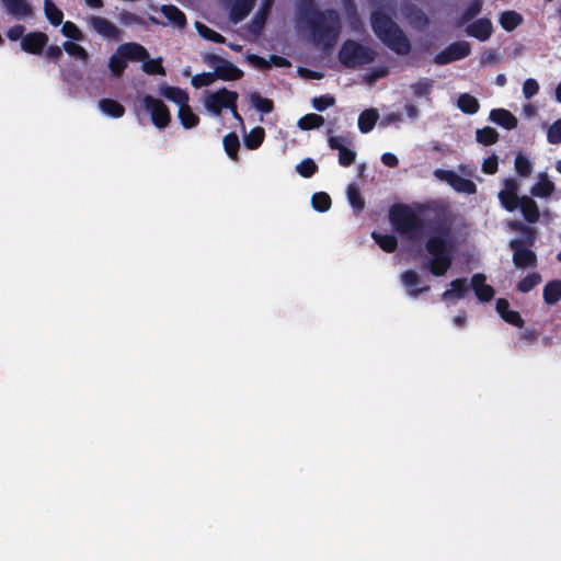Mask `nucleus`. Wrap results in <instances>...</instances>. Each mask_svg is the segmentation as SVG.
I'll use <instances>...</instances> for the list:
<instances>
[{
    "label": "nucleus",
    "instance_id": "nucleus-2",
    "mask_svg": "<svg viewBox=\"0 0 561 561\" xmlns=\"http://www.w3.org/2000/svg\"><path fill=\"white\" fill-rule=\"evenodd\" d=\"M341 31L339 15L334 11L319 14L311 27V39L320 48L331 47Z\"/></svg>",
    "mask_w": 561,
    "mask_h": 561
},
{
    "label": "nucleus",
    "instance_id": "nucleus-24",
    "mask_svg": "<svg viewBox=\"0 0 561 561\" xmlns=\"http://www.w3.org/2000/svg\"><path fill=\"white\" fill-rule=\"evenodd\" d=\"M329 145L331 148L339 150V162L341 165L347 167V165L352 164V162L355 159L356 153L354 151L350 150L348 148H346L341 138L334 137V136L330 137Z\"/></svg>",
    "mask_w": 561,
    "mask_h": 561
},
{
    "label": "nucleus",
    "instance_id": "nucleus-41",
    "mask_svg": "<svg viewBox=\"0 0 561 561\" xmlns=\"http://www.w3.org/2000/svg\"><path fill=\"white\" fill-rule=\"evenodd\" d=\"M497 138L499 133L492 127H484L476 131L477 141L485 146L494 144Z\"/></svg>",
    "mask_w": 561,
    "mask_h": 561
},
{
    "label": "nucleus",
    "instance_id": "nucleus-38",
    "mask_svg": "<svg viewBox=\"0 0 561 561\" xmlns=\"http://www.w3.org/2000/svg\"><path fill=\"white\" fill-rule=\"evenodd\" d=\"M323 123L324 118L322 116L317 114H307L298 121L297 125L302 130H309L322 126Z\"/></svg>",
    "mask_w": 561,
    "mask_h": 561
},
{
    "label": "nucleus",
    "instance_id": "nucleus-34",
    "mask_svg": "<svg viewBox=\"0 0 561 561\" xmlns=\"http://www.w3.org/2000/svg\"><path fill=\"white\" fill-rule=\"evenodd\" d=\"M44 13L49 23L59 26L64 22V13L55 5L51 0L44 1Z\"/></svg>",
    "mask_w": 561,
    "mask_h": 561
},
{
    "label": "nucleus",
    "instance_id": "nucleus-29",
    "mask_svg": "<svg viewBox=\"0 0 561 561\" xmlns=\"http://www.w3.org/2000/svg\"><path fill=\"white\" fill-rule=\"evenodd\" d=\"M178 118L181 125L186 129L194 128L199 123L198 116L192 111L188 103L178 108Z\"/></svg>",
    "mask_w": 561,
    "mask_h": 561
},
{
    "label": "nucleus",
    "instance_id": "nucleus-9",
    "mask_svg": "<svg viewBox=\"0 0 561 561\" xmlns=\"http://www.w3.org/2000/svg\"><path fill=\"white\" fill-rule=\"evenodd\" d=\"M87 23L95 34L105 39L118 41L121 38V28L106 18L89 15L87 18Z\"/></svg>",
    "mask_w": 561,
    "mask_h": 561
},
{
    "label": "nucleus",
    "instance_id": "nucleus-47",
    "mask_svg": "<svg viewBox=\"0 0 561 561\" xmlns=\"http://www.w3.org/2000/svg\"><path fill=\"white\" fill-rule=\"evenodd\" d=\"M514 167L516 173L519 174L520 176H528L533 171L531 161L524 154H518L515 158Z\"/></svg>",
    "mask_w": 561,
    "mask_h": 561
},
{
    "label": "nucleus",
    "instance_id": "nucleus-20",
    "mask_svg": "<svg viewBox=\"0 0 561 561\" xmlns=\"http://www.w3.org/2000/svg\"><path fill=\"white\" fill-rule=\"evenodd\" d=\"M495 308L504 321L518 328L523 327L524 321L522 317L517 311L510 309V304L507 300L503 298L497 299Z\"/></svg>",
    "mask_w": 561,
    "mask_h": 561
},
{
    "label": "nucleus",
    "instance_id": "nucleus-14",
    "mask_svg": "<svg viewBox=\"0 0 561 561\" xmlns=\"http://www.w3.org/2000/svg\"><path fill=\"white\" fill-rule=\"evenodd\" d=\"M557 192V186L546 172H539L530 187V194L538 198H549Z\"/></svg>",
    "mask_w": 561,
    "mask_h": 561
},
{
    "label": "nucleus",
    "instance_id": "nucleus-62",
    "mask_svg": "<svg viewBox=\"0 0 561 561\" xmlns=\"http://www.w3.org/2000/svg\"><path fill=\"white\" fill-rule=\"evenodd\" d=\"M481 1L480 0H476L471 5L470 8L468 9V11L466 12L465 14V20H469L471 19L472 16L477 15L480 10H481Z\"/></svg>",
    "mask_w": 561,
    "mask_h": 561
},
{
    "label": "nucleus",
    "instance_id": "nucleus-17",
    "mask_svg": "<svg viewBox=\"0 0 561 561\" xmlns=\"http://www.w3.org/2000/svg\"><path fill=\"white\" fill-rule=\"evenodd\" d=\"M514 250L513 261L517 267H530L536 264V255L533 251L524 249L518 240H512L510 243Z\"/></svg>",
    "mask_w": 561,
    "mask_h": 561
},
{
    "label": "nucleus",
    "instance_id": "nucleus-4",
    "mask_svg": "<svg viewBox=\"0 0 561 561\" xmlns=\"http://www.w3.org/2000/svg\"><path fill=\"white\" fill-rule=\"evenodd\" d=\"M237 92L229 91L222 88L215 92L207 93V95L204 99V106L208 112L216 116H219L222 110L229 108L231 111L232 116L239 122L241 128L244 129L243 119L237 112Z\"/></svg>",
    "mask_w": 561,
    "mask_h": 561
},
{
    "label": "nucleus",
    "instance_id": "nucleus-22",
    "mask_svg": "<svg viewBox=\"0 0 561 561\" xmlns=\"http://www.w3.org/2000/svg\"><path fill=\"white\" fill-rule=\"evenodd\" d=\"M490 121L506 128L514 129L517 126V118L505 108H495L490 112Z\"/></svg>",
    "mask_w": 561,
    "mask_h": 561
},
{
    "label": "nucleus",
    "instance_id": "nucleus-44",
    "mask_svg": "<svg viewBox=\"0 0 561 561\" xmlns=\"http://www.w3.org/2000/svg\"><path fill=\"white\" fill-rule=\"evenodd\" d=\"M197 33L205 39L215 43H225V37L201 22L195 23Z\"/></svg>",
    "mask_w": 561,
    "mask_h": 561
},
{
    "label": "nucleus",
    "instance_id": "nucleus-31",
    "mask_svg": "<svg viewBox=\"0 0 561 561\" xmlns=\"http://www.w3.org/2000/svg\"><path fill=\"white\" fill-rule=\"evenodd\" d=\"M457 106L466 114H476L480 108V103L473 95L463 93L458 96Z\"/></svg>",
    "mask_w": 561,
    "mask_h": 561
},
{
    "label": "nucleus",
    "instance_id": "nucleus-55",
    "mask_svg": "<svg viewBox=\"0 0 561 561\" xmlns=\"http://www.w3.org/2000/svg\"><path fill=\"white\" fill-rule=\"evenodd\" d=\"M497 170V157L491 156L486 158L482 163V171L486 174H493Z\"/></svg>",
    "mask_w": 561,
    "mask_h": 561
},
{
    "label": "nucleus",
    "instance_id": "nucleus-26",
    "mask_svg": "<svg viewBox=\"0 0 561 561\" xmlns=\"http://www.w3.org/2000/svg\"><path fill=\"white\" fill-rule=\"evenodd\" d=\"M78 42L79 41H66L62 43V48L70 57L82 64H87L90 58V54L88 49Z\"/></svg>",
    "mask_w": 561,
    "mask_h": 561
},
{
    "label": "nucleus",
    "instance_id": "nucleus-42",
    "mask_svg": "<svg viewBox=\"0 0 561 561\" xmlns=\"http://www.w3.org/2000/svg\"><path fill=\"white\" fill-rule=\"evenodd\" d=\"M224 148L229 158L237 159L238 149L240 146L239 138L234 133L228 134L222 139Z\"/></svg>",
    "mask_w": 561,
    "mask_h": 561
},
{
    "label": "nucleus",
    "instance_id": "nucleus-60",
    "mask_svg": "<svg viewBox=\"0 0 561 561\" xmlns=\"http://www.w3.org/2000/svg\"><path fill=\"white\" fill-rule=\"evenodd\" d=\"M62 50H64L62 45L61 46L51 45L46 49V56L51 59H59L62 55Z\"/></svg>",
    "mask_w": 561,
    "mask_h": 561
},
{
    "label": "nucleus",
    "instance_id": "nucleus-43",
    "mask_svg": "<svg viewBox=\"0 0 561 561\" xmlns=\"http://www.w3.org/2000/svg\"><path fill=\"white\" fill-rule=\"evenodd\" d=\"M520 22V15L514 11L503 12L500 18V24L506 31H513Z\"/></svg>",
    "mask_w": 561,
    "mask_h": 561
},
{
    "label": "nucleus",
    "instance_id": "nucleus-56",
    "mask_svg": "<svg viewBox=\"0 0 561 561\" xmlns=\"http://www.w3.org/2000/svg\"><path fill=\"white\" fill-rule=\"evenodd\" d=\"M403 121V114L400 112H392L383 116L381 119L382 126H390L393 124L401 123Z\"/></svg>",
    "mask_w": 561,
    "mask_h": 561
},
{
    "label": "nucleus",
    "instance_id": "nucleus-3",
    "mask_svg": "<svg viewBox=\"0 0 561 561\" xmlns=\"http://www.w3.org/2000/svg\"><path fill=\"white\" fill-rule=\"evenodd\" d=\"M389 220L398 232L412 238L420 234L423 226L419 214L405 205L392 206L389 211Z\"/></svg>",
    "mask_w": 561,
    "mask_h": 561
},
{
    "label": "nucleus",
    "instance_id": "nucleus-12",
    "mask_svg": "<svg viewBox=\"0 0 561 561\" xmlns=\"http://www.w3.org/2000/svg\"><path fill=\"white\" fill-rule=\"evenodd\" d=\"M470 44L468 42H458L446 47L445 50L436 55L435 62L439 65L449 64L451 61L465 58L470 54Z\"/></svg>",
    "mask_w": 561,
    "mask_h": 561
},
{
    "label": "nucleus",
    "instance_id": "nucleus-16",
    "mask_svg": "<svg viewBox=\"0 0 561 561\" xmlns=\"http://www.w3.org/2000/svg\"><path fill=\"white\" fill-rule=\"evenodd\" d=\"M470 286L481 302H488L494 297V289L486 283V277L483 274H474L471 277Z\"/></svg>",
    "mask_w": 561,
    "mask_h": 561
},
{
    "label": "nucleus",
    "instance_id": "nucleus-57",
    "mask_svg": "<svg viewBox=\"0 0 561 561\" xmlns=\"http://www.w3.org/2000/svg\"><path fill=\"white\" fill-rule=\"evenodd\" d=\"M410 24L415 28H423L427 24V21L421 11H415L410 18Z\"/></svg>",
    "mask_w": 561,
    "mask_h": 561
},
{
    "label": "nucleus",
    "instance_id": "nucleus-6",
    "mask_svg": "<svg viewBox=\"0 0 561 561\" xmlns=\"http://www.w3.org/2000/svg\"><path fill=\"white\" fill-rule=\"evenodd\" d=\"M374 57L375 53L370 48L353 41L345 42L339 53L340 61L346 67H356L371 62Z\"/></svg>",
    "mask_w": 561,
    "mask_h": 561
},
{
    "label": "nucleus",
    "instance_id": "nucleus-48",
    "mask_svg": "<svg viewBox=\"0 0 561 561\" xmlns=\"http://www.w3.org/2000/svg\"><path fill=\"white\" fill-rule=\"evenodd\" d=\"M216 81V76L213 72H202L192 77L191 83L194 88L199 89L208 87Z\"/></svg>",
    "mask_w": 561,
    "mask_h": 561
},
{
    "label": "nucleus",
    "instance_id": "nucleus-21",
    "mask_svg": "<svg viewBox=\"0 0 561 561\" xmlns=\"http://www.w3.org/2000/svg\"><path fill=\"white\" fill-rule=\"evenodd\" d=\"M254 0H227L230 16L234 22L244 19L253 7Z\"/></svg>",
    "mask_w": 561,
    "mask_h": 561
},
{
    "label": "nucleus",
    "instance_id": "nucleus-8",
    "mask_svg": "<svg viewBox=\"0 0 561 561\" xmlns=\"http://www.w3.org/2000/svg\"><path fill=\"white\" fill-rule=\"evenodd\" d=\"M204 62L209 68L214 69L216 79L226 81L238 80L243 76V71L234 66L229 60L221 58L214 54H207L203 57Z\"/></svg>",
    "mask_w": 561,
    "mask_h": 561
},
{
    "label": "nucleus",
    "instance_id": "nucleus-59",
    "mask_svg": "<svg viewBox=\"0 0 561 561\" xmlns=\"http://www.w3.org/2000/svg\"><path fill=\"white\" fill-rule=\"evenodd\" d=\"M412 88L416 96H423L430 92L431 84L427 81H421L415 83Z\"/></svg>",
    "mask_w": 561,
    "mask_h": 561
},
{
    "label": "nucleus",
    "instance_id": "nucleus-18",
    "mask_svg": "<svg viewBox=\"0 0 561 561\" xmlns=\"http://www.w3.org/2000/svg\"><path fill=\"white\" fill-rule=\"evenodd\" d=\"M468 284L465 278L453 280L448 288L442 294V300L446 304H455L457 300L466 297Z\"/></svg>",
    "mask_w": 561,
    "mask_h": 561
},
{
    "label": "nucleus",
    "instance_id": "nucleus-13",
    "mask_svg": "<svg viewBox=\"0 0 561 561\" xmlns=\"http://www.w3.org/2000/svg\"><path fill=\"white\" fill-rule=\"evenodd\" d=\"M48 43V36L43 32H31L22 37L20 47L23 51L38 55Z\"/></svg>",
    "mask_w": 561,
    "mask_h": 561
},
{
    "label": "nucleus",
    "instance_id": "nucleus-61",
    "mask_svg": "<svg viewBox=\"0 0 561 561\" xmlns=\"http://www.w3.org/2000/svg\"><path fill=\"white\" fill-rule=\"evenodd\" d=\"M381 161L385 165L393 168L398 164L399 160L396 154L391 152H386L381 157Z\"/></svg>",
    "mask_w": 561,
    "mask_h": 561
},
{
    "label": "nucleus",
    "instance_id": "nucleus-25",
    "mask_svg": "<svg viewBox=\"0 0 561 561\" xmlns=\"http://www.w3.org/2000/svg\"><path fill=\"white\" fill-rule=\"evenodd\" d=\"M528 222H536L539 218V208L537 203L529 196H522L518 207Z\"/></svg>",
    "mask_w": 561,
    "mask_h": 561
},
{
    "label": "nucleus",
    "instance_id": "nucleus-7",
    "mask_svg": "<svg viewBox=\"0 0 561 561\" xmlns=\"http://www.w3.org/2000/svg\"><path fill=\"white\" fill-rule=\"evenodd\" d=\"M140 108L146 112L154 127L164 129L171 122V114L168 106L151 95H144L140 99Z\"/></svg>",
    "mask_w": 561,
    "mask_h": 561
},
{
    "label": "nucleus",
    "instance_id": "nucleus-64",
    "mask_svg": "<svg viewBox=\"0 0 561 561\" xmlns=\"http://www.w3.org/2000/svg\"><path fill=\"white\" fill-rule=\"evenodd\" d=\"M537 114V108L535 107V105L530 104V103H527L523 106V115L530 119L533 117H535Z\"/></svg>",
    "mask_w": 561,
    "mask_h": 561
},
{
    "label": "nucleus",
    "instance_id": "nucleus-58",
    "mask_svg": "<svg viewBox=\"0 0 561 561\" xmlns=\"http://www.w3.org/2000/svg\"><path fill=\"white\" fill-rule=\"evenodd\" d=\"M247 60L250 65L257 69H265L270 67L268 60H265L264 58L257 56V55H248Z\"/></svg>",
    "mask_w": 561,
    "mask_h": 561
},
{
    "label": "nucleus",
    "instance_id": "nucleus-37",
    "mask_svg": "<svg viewBox=\"0 0 561 561\" xmlns=\"http://www.w3.org/2000/svg\"><path fill=\"white\" fill-rule=\"evenodd\" d=\"M161 12L174 25L183 26L185 24V15L178 8L163 5Z\"/></svg>",
    "mask_w": 561,
    "mask_h": 561
},
{
    "label": "nucleus",
    "instance_id": "nucleus-15",
    "mask_svg": "<svg viewBox=\"0 0 561 561\" xmlns=\"http://www.w3.org/2000/svg\"><path fill=\"white\" fill-rule=\"evenodd\" d=\"M5 11L18 20L31 18L33 8L27 0H1Z\"/></svg>",
    "mask_w": 561,
    "mask_h": 561
},
{
    "label": "nucleus",
    "instance_id": "nucleus-63",
    "mask_svg": "<svg viewBox=\"0 0 561 561\" xmlns=\"http://www.w3.org/2000/svg\"><path fill=\"white\" fill-rule=\"evenodd\" d=\"M404 113H405L407 117L410 119H415L419 117V108L414 104H407L404 106Z\"/></svg>",
    "mask_w": 561,
    "mask_h": 561
},
{
    "label": "nucleus",
    "instance_id": "nucleus-30",
    "mask_svg": "<svg viewBox=\"0 0 561 561\" xmlns=\"http://www.w3.org/2000/svg\"><path fill=\"white\" fill-rule=\"evenodd\" d=\"M346 196L350 205L356 213H359L364 209L365 201L357 185L350 184L346 188Z\"/></svg>",
    "mask_w": 561,
    "mask_h": 561
},
{
    "label": "nucleus",
    "instance_id": "nucleus-1",
    "mask_svg": "<svg viewBox=\"0 0 561 561\" xmlns=\"http://www.w3.org/2000/svg\"><path fill=\"white\" fill-rule=\"evenodd\" d=\"M428 253L427 267L436 276H444L453 264L456 244L449 231L442 230L432 234L426 242Z\"/></svg>",
    "mask_w": 561,
    "mask_h": 561
},
{
    "label": "nucleus",
    "instance_id": "nucleus-36",
    "mask_svg": "<svg viewBox=\"0 0 561 561\" xmlns=\"http://www.w3.org/2000/svg\"><path fill=\"white\" fill-rule=\"evenodd\" d=\"M60 32L68 41H82L84 38L83 32L71 21L62 22Z\"/></svg>",
    "mask_w": 561,
    "mask_h": 561
},
{
    "label": "nucleus",
    "instance_id": "nucleus-50",
    "mask_svg": "<svg viewBox=\"0 0 561 561\" xmlns=\"http://www.w3.org/2000/svg\"><path fill=\"white\" fill-rule=\"evenodd\" d=\"M547 139L552 145L561 142V118L557 119L548 127Z\"/></svg>",
    "mask_w": 561,
    "mask_h": 561
},
{
    "label": "nucleus",
    "instance_id": "nucleus-11",
    "mask_svg": "<svg viewBox=\"0 0 561 561\" xmlns=\"http://www.w3.org/2000/svg\"><path fill=\"white\" fill-rule=\"evenodd\" d=\"M519 191V183L514 179H506L504 181V187L499 192V199L504 208L510 211L515 210L518 207L520 197L517 193Z\"/></svg>",
    "mask_w": 561,
    "mask_h": 561
},
{
    "label": "nucleus",
    "instance_id": "nucleus-32",
    "mask_svg": "<svg viewBox=\"0 0 561 561\" xmlns=\"http://www.w3.org/2000/svg\"><path fill=\"white\" fill-rule=\"evenodd\" d=\"M265 137V131L262 127H254L243 136V142L250 150H254L260 147Z\"/></svg>",
    "mask_w": 561,
    "mask_h": 561
},
{
    "label": "nucleus",
    "instance_id": "nucleus-46",
    "mask_svg": "<svg viewBox=\"0 0 561 561\" xmlns=\"http://www.w3.org/2000/svg\"><path fill=\"white\" fill-rule=\"evenodd\" d=\"M138 60L142 62V69L145 72L150 75H164V68L161 65V60L150 59L148 53L146 58Z\"/></svg>",
    "mask_w": 561,
    "mask_h": 561
},
{
    "label": "nucleus",
    "instance_id": "nucleus-40",
    "mask_svg": "<svg viewBox=\"0 0 561 561\" xmlns=\"http://www.w3.org/2000/svg\"><path fill=\"white\" fill-rule=\"evenodd\" d=\"M373 239L386 252H392L397 248V239L394 236L373 232Z\"/></svg>",
    "mask_w": 561,
    "mask_h": 561
},
{
    "label": "nucleus",
    "instance_id": "nucleus-19",
    "mask_svg": "<svg viewBox=\"0 0 561 561\" xmlns=\"http://www.w3.org/2000/svg\"><path fill=\"white\" fill-rule=\"evenodd\" d=\"M159 92L168 101L174 103L178 108L186 105L190 102L187 92L178 87L162 84L159 88Z\"/></svg>",
    "mask_w": 561,
    "mask_h": 561
},
{
    "label": "nucleus",
    "instance_id": "nucleus-35",
    "mask_svg": "<svg viewBox=\"0 0 561 561\" xmlns=\"http://www.w3.org/2000/svg\"><path fill=\"white\" fill-rule=\"evenodd\" d=\"M561 298V280H552L543 288V299L546 304L553 305Z\"/></svg>",
    "mask_w": 561,
    "mask_h": 561
},
{
    "label": "nucleus",
    "instance_id": "nucleus-23",
    "mask_svg": "<svg viewBox=\"0 0 561 561\" xmlns=\"http://www.w3.org/2000/svg\"><path fill=\"white\" fill-rule=\"evenodd\" d=\"M467 33L479 41H485L491 36L492 24L486 19L477 20L467 26Z\"/></svg>",
    "mask_w": 561,
    "mask_h": 561
},
{
    "label": "nucleus",
    "instance_id": "nucleus-10",
    "mask_svg": "<svg viewBox=\"0 0 561 561\" xmlns=\"http://www.w3.org/2000/svg\"><path fill=\"white\" fill-rule=\"evenodd\" d=\"M434 175L459 193L474 194L477 191L476 184L472 181L458 175L455 171L437 169Z\"/></svg>",
    "mask_w": 561,
    "mask_h": 561
},
{
    "label": "nucleus",
    "instance_id": "nucleus-49",
    "mask_svg": "<svg viewBox=\"0 0 561 561\" xmlns=\"http://www.w3.org/2000/svg\"><path fill=\"white\" fill-rule=\"evenodd\" d=\"M539 89V82L534 78H528L523 82L522 92L526 100H530L538 94Z\"/></svg>",
    "mask_w": 561,
    "mask_h": 561
},
{
    "label": "nucleus",
    "instance_id": "nucleus-45",
    "mask_svg": "<svg viewBox=\"0 0 561 561\" xmlns=\"http://www.w3.org/2000/svg\"><path fill=\"white\" fill-rule=\"evenodd\" d=\"M311 205L317 211H327L331 208V198L324 192L314 193L311 197Z\"/></svg>",
    "mask_w": 561,
    "mask_h": 561
},
{
    "label": "nucleus",
    "instance_id": "nucleus-28",
    "mask_svg": "<svg viewBox=\"0 0 561 561\" xmlns=\"http://www.w3.org/2000/svg\"><path fill=\"white\" fill-rule=\"evenodd\" d=\"M99 110L102 114L112 117L119 118L124 115L125 108L124 106L115 100L112 99H103L98 104Z\"/></svg>",
    "mask_w": 561,
    "mask_h": 561
},
{
    "label": "nucleus",
    "instance_id": "nucleus-54",
    "mask_svg": "<svg viewBox=\"0 0 561 561\" xmlns=\"http://www.w3.org/2000/svg\"><path fill=\"white\" fill-rule=\"evenodd\" d=\"M24 33H25L24 26H22V25H14V26L10 27L7 31L5 35L12 42H15V41H19V39L21 42L22 37L25 36Z\"/></svg>",
    "mask_w": 561,
    "mask_h": 561
},
{
    "label": "nucleus",
    "instance_id": "nucleus-5",
    "mask_svg": "<svg viewBox=\"0 0 561 561\" xmlns=\"http://www.w3.org/2000/svg\"><path fill=\"white\" fill-rule=\"evenodd\" d=\"M147 57L145 47L137 43H125L119 45L108 59V68L113 76L122 75L129 60L144 59Z\"/></svg>",
    "mask_w": 561,
    "mask_h": 561
},
{
    "label": "nucleus",
    "instance_id": "nucleus-39",
    "mask_svg": "<svg viewBox=\"0 0 561 561\" xmlns=\"http://www.w3.org/2000/svg\"><path fill=\"white\" fill-rule=\"evenodd\" d=\"M248 98L251 105L257 111L262 113H270L273 111V102L268 99L262 98L259 93H250Z\"/></svg>",
    "mask_w": 561,
    "mask_h": 561
},
{
    "label": "nucleus",
    "instance_id": "nucleus-33",
    "mask_svg": "<svg viewBox=\"0 0 561 561\" xmlns=\"http://www.w3.org/2000/svg\"><path fill=\"white\" fill-rule=\"evenodd\" d=\"M379 115L375 108L365 110L358 117V127L362 133H368L375 126Z\"/></svg>",
    "mask_w": 561,
    "mask_h": 561
},
{
    "label": "nucleus",
    "instance_id": "nucleus-51",
    "mask_svg": "<svg viewBox=\"0 0 561 561\" xmlns=\"http://www.w3.org/2000/svg\"><path fill=\"white\" fill-rule=\"evenodd\" d=\"M297 172L304 178H310L317 171V164L311 159H305L296 165Z\"/></svg>",
    "mask_w": 561,
    "mask_h": 561
},
{
    "label": "nucleus",
    "instance_id": "nucleus-27",
    "mask_svg": "<svg viewBox=\"0 0 561 561\" xmlns=\"http://www.w3.org/2000/svg\"><path fill=\"white\" fill-rule=\"evenodd\" d=\"M401 280L408 293L414 297H416L420 293L426 291L428 289V287L419 288L421 279L419 274L414 271H405L401 275Z\"/></svg>",
    "mask_w": 561,
    "mask_h": 561
},
{
    "label": "nucleus",
    "instance_id": "nucleus-53",
    "mask_svg": "<svg viewBox=\"0 0 561 561\" xmlns=\"http://www.w3.org/2000/svg\"><path fill=\"white\" fill-rule=\"evenodd\" d=\"M334 98L330 95H322L312 100V106L317 111H324L334 104Z\"/></svg>",
    "mask_w": 561,
    "mask_h": 561
},
{
    "label": "nucleus",
    "instance_id": "nucleus-52",
    "mask_svg": "<svg viewBox=\"0 0 561 561\" xmlns=\"http://www.w3.org/2000/svg\"><path fill=\"white\" fill-rule=\"evenodd\" d=\"M541 278L538 274H530L526 276L523 280H520L517 285V288L522 293H527L533 289L536 285L540 283Z\"/></svg>",
    "mask_w": 561,
    "mask_h": 561
}]
</instances>
